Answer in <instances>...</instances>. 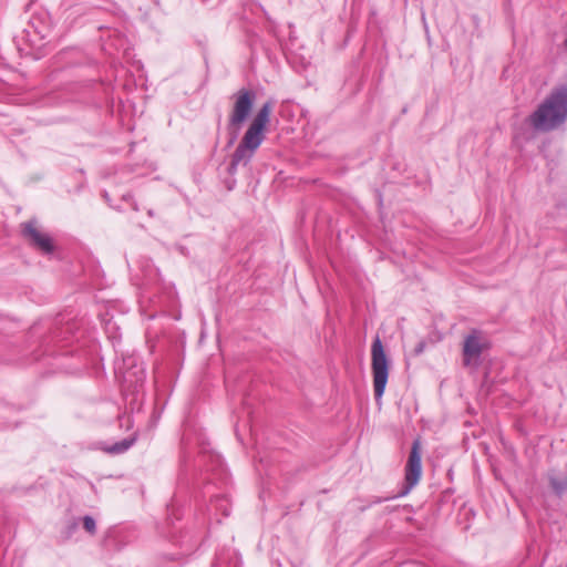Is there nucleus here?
I'll use <instances>...</instances> for the list:
<instances>
[{
  "label": "nucleus",
  "mask_w": 567,
  "mask_h": 567,
  "mask_svg": "<svg viewBox=\"0 0 567 567\" xmlns=\"http://www.w3.org/2000/svg\"><path fill=\"white\" fill-rule=\"evenodd\" d=\"M200 462H209L206 471L212 472L213 475L203 492L204 496H209L207 515L209 519L215 517L216 522L220 523L219 514L221 517H227L230 513V501L226 492L230 478L220 455L216 453H204L200 456Z\"/></svg>",
  "instance_id": "1"
},
{
  "label": "nucleus",
  "mask_w": 567,
  "mask_h": 567,
  "mask_svg": "<svg viewBox=\"0 0 567 567\" xmlns=\"http://www.w3.org/2000/svg\"><path fill=\"white\" fill-rule=\"evenodd\" d=\"M272 106V101L265 102L257 112L256 116L252 118L243 136V140L231 155V159L227 168L229 174H235L238 165H247L252 158L255 152L261 145L265 138V128L269 122Z\"/></svg>",
  "instance_id": "2"
},
{
  "label": "nucleus",
  "mask_w": 567,
  "mask_h": 567,
  "mask_svg": "<svg viewBox=\"0 0 567 567\" xmlns=\"http://www.w3.org/2000/svg\"><path fill=\"white\" fill-rule=\"evenodd\" d=\"M567 120V85L554 89L529 115L530 125L542 132L557 128Z\"/></svg>",
  "instance_id": "3"
},
{
  "label": "nucleus",
  "mask_w": 567,
  "mask_h": 567,
  "mask_svg": "<svg viewBox=\"0 0 567 567\" xmlns=\"http://www.w3.org/2000/svg\"><path fill=\"white\" fill-rule=\"evenodd\" d=\"M234 104L226 126L228 140L225 148H230L237 141L241 126L249 117L256 94L251 90L240 89L231 96Z\"/></svg>",
  "instance_id": "4"
},
{
  "label": "nucleus",
  "mask_w": 567,
  "mask_h": 567,
  "mask_svg": "<svg viewBox=\"0 0 567 567\" xmlns=\"http://www.w3.org/2000/svg\"><path fill=\"white\" fill-rule=\"evenodd\" d=\"M389 369L390 360L385 354L380 337L377 336L371 346V370L375 401H380L384 394Z\"/></svg>",
  "instance_id": "5"
},
{
  "label": "nucleus",
  "mask_w": 567,
  "mask_h": 567,
  "mask_svg": "<svg viewBox=\"0 0 567 567\" xmlns=\"http://www.w3.org/2000/svg\"><path fill=\"white\" fill-rule=\"evenodd\" d=\"M79 330V322L73 319H66L64 316H59L53 323L50 339H44L41 347H44L43 354L50 355L54 351L51 349V343L58 344L60 342H66L69 337H75Z\"/></svg>",
  "instance_id": "6"
},
{
  "label": "nucleus",
  "mask_w": 567,
  "mask_h": 567,
  "mask_svg": "<svg viewBox=\"0 0 567 567\" xmlns=\"http://www.w3.org/2000/svg\"><path fill=\"white\" fill-rule=\"evenodd\" d=\"M34 0H29L25 4L23 19L28 22L30 28H24L20 33L14 37V42L17 44V49L21 55H33L34 51V42L33 35L35 34V27L32 23L33 18L35 17L34 12H31V8L33 6Z\"/></svg>",
  "instance_id": "7"
},
{
  "label": "nucleus",
  "mask_w": 567,
  "mask_h": 567,
  "mask_svg": "<svg viewBox=\"0 0 567 567\" xmlns=\"http://www.w3.org/2000/svg\"><path fill=\"white\" fill-rule=\"evenodd\" d=\"M422 474L421 447L420 442L414 441L405 467V485L400 493L406 495L419 482Z\"/></svg>",
  "instance_id": "8"
},
{
  "label": "nucleus",
  "mask_w": 567,
  "mask_h": 567,
  "mask_svg": "<svg viewBox=\"0 0 567 567\" xmlns=\"http://www.w3.org/2000/svg\"><path fill=\"white\" fill-rule=\"evenodd\" d=\"M38 256L51 261H61L65 256V250L56 237L38 230Z\"/></svg>",
  "instance_id": "9"
},
{
  "label": "nucleus",
  "mask_w": 567,
  "mask_h": 567,
  "mask_svg": "<svg viewBox=\"0 0 567 567\" xmlns=\"http://www.w3.org/2000/svg\"><path fill=\"white\" fill-rule=\"evenodd\" d=\"M483 352V346L477 336V331L470 333L463 343V363L468 367L472 363L477 364L478 359Z\"/></svg>",
  "instance_id": "10"
},
{
  "label": "nucleus",
  "mask_w": 567,
  "mask_h": 567,
  "mask_svg": "<svg viewBox=\"0 0 567 567\" xmlns=\"http://www.w3.org/2000/svg\"><path fill=\"white\" fill-rule=\"evenodd\" d=\"M135 442H136V437L130 436V437H125L118 442H115L113 444L103 443L100 449L107 454L118 455V454H123L126 451H128L134 445Z\"/></svg>",
  "instance_id": "11"
},
{
  "label": "nucleus",
  "mask_w": 567,
  "mask_h": 567,
  "mask_svg": "<svg viewBox=\"0 0 567 567\" xmlns=\"http://www.w3.org/2000/svg\"><path fill=\"white\" fill-rule=\"evenodd\" d=\"M548 481L556 495L560 496L567 491V471L559 474L550 473Z\"/></svg>",
  "instance_id": "12"
},
{
  "label": "nucleus",
  "mask_w": 567,
  "mask_h": 567,
  "mask_svg": "<svg viewBox=\"0 0 567 567\" xmlns=\"http://www.w3.org/2000/svg\"><path fill=\"white\" fill-rule=\"evenodd\" d=\"M79 527H80V518L70 517V518L65 519L63 523V526L60 530V538L63 542L71 540L75 536Z\"/></svg>",
  "instance_id": "13"
},
{
  "label": "nucleus",
  "mask_w": 567,
  "mask_h": 567,
  "mask_svg": "<svg viewBox=\"0 0 567 567\" xmlns=\"http://www.w3.org/2000/svg\"><path fill=\"white\" fill-rule=\"evenodd\" d=\"M79 518H80V525H82L83 529L89 535L94 536L96 534V530H97L95 519L92 516H90V515H85V516L79 517Z\"/></svg>",
  "instance_id": "14"
},
{
  "label": "nucleus",
  "mask_w": 567,
  "mask_h": 567,
  "mask_svg": "<svg viewBox=\"0 0 567 567\" xmlns=\"http://www.w3.org/2000/svg\"><path fill=\"white\" fill-rule=\"evenodd\" d=\"M23 236L28 238L31 245H35V221L29 220L23 225Z\"/></svg>",
  "instance_id": "15"
},
{
  "label": "nucleus",
  "mask_w": 567,
  "mask_h": 567,
  "mask_svg": "<svg viewBox=\"0 0 567 567\" xmlns=\"http://www.w3.org/2000/svg\"><path fill=\"white\" fill-rule=\"evenodd\" d=\"M122 200H123V202H126V203H130V204H131V206H132V208H133L135 212H137V210L140 209V208H138L137 203H136L135 200H133V196H132L130 193L124 194V195L122 196Z\"/></svg>",
  "instance_id": "16"
},
{
  "label": "nucleus",
  "mask_w": 567,
  "mask_h": 567,
  "mask_svg": "<svg viewBox=\"0 0 567 567\" xmlns=\"http://www.w3.org/2000/svg\"><path fill=\"white\" fill-rule=\"evenodd\" d=\"M102 196H103V198L105 199V202H106V203H109V205L112 207L111 198H110L109 193L104 190V192H103V194H102ZM113 208L121 210V208H120V207H115V206H113Z\"/></svg>",
  "instance_id": "17"
},
{
  "label": "nucleus",
  "mask_w": 567,
  "mask_h": 567,
  "mask_svg": "<svg viewBox=\"0 0 567 567\" xmlns=\"http://www.w3.org/2000/svg\"><path fill=\"white\" fill-rule=\"evenodd\" d=\"M76 350L72 349L70 351H65V352H61V355H64V354H74Z\"/></svg>",
  "instance_id": "18"
},
{
  "label": "nucleus",
  "mask_w": 567,
  "mask_h": 567,
  "mask_svg": "<svg viewBox=\"0 0 567 567\" xmlns=\"http://www.w3.org/2000/svg\"><path fill=\"white\" fill-rule=\"evenodd\" d=\"M140 374H141V377L137 378L136 381H142L143 380V375H144L143 369L140 370Z\"/></svg>",
  "instance_id": "19"
}]
</instances>
